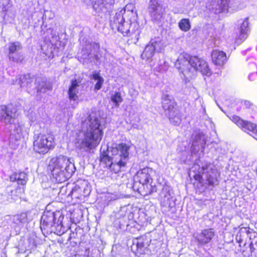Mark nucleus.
<instances>
[{"instance_id": "obj_1", "label": "nucleus", "mask_w": 257, "mask_h": 257, "mask_svg": "<svg viewBox=\"0 0 257 257\" xmlns=\"http://www.w3.org/2000/svg\"><path fill=\"white\" fill-rule=\"evenodd\" d=\"M80 124L69 123L66 129L70 134L75 133L76 148L83 152H90L100 143L103 135L104 119L99 113H81Z\"/></svg>"}, {"instance_id": "obj_2", "label": "nucleus", "mask_w": 257, "mask_h": 257, "mask_svg": "<svg viewBox=\"0 0 257 257\" xmlns=\"http://www.w3.org/2000/svg\"><path fill=\"white\" fill-rule=\"evenodd\" d=\"M130 146L125 144L113 145L108 147L100 157V162L105 168L116 173L124 167L128 159Z\"/></svg>"}, {"instance_id": "obj_3", "label": "nucleus", "mask_w": 257, "mask_h": 257, "mask_svg": "<svg viewBox=\"0 0 257 257\" xmlns=\"http://www.w3.org/2000/svg\"><path fill=\"white\" fill-rule=\"evenodd\" d=\"M175 66L183 75L193 73L192 68L196 71H199L202 74L209 75L211 74L207 62L197 56H191L183 52L181 53L176 63Z\"/></svg>"}, {"instance_id": "obj_4", "label": "nucleus", "mask_w": 257, "mask_h": 257, "mask_svg": "<svg viewBox=\"0 0 257 257\" xmlns=\"http://www.w3.org/2000/svg\"><path fill=\"white\" fill-rule=\"evenodd\" d=\"M49 167L53 178L58 183L65 181L76 170L73 160L62 155L52 158Z\"/></svg>"}, {"instance_id": "obj_5", "label": "nucleus", "mask_w": 257, "mask_h": 257, "mask_svg": "<svg viewBox=\"0 0 257 257\" xmlns=\"http://www.w3.org/2000/svg\"><path fill=\"white\" fill-rule=\"evenodd\" d=\"M63 219L64 216L59 211L54 212L46 210L41 217V228L51 231L55 230L59 233H63L65 229L62 224Z\"/></svg>"}, {"instance_id": "obj_6", "label": "nucleus", "mask_w": 257, "mask_h": 257, "mask_svg": "<svg viewBox=\"0 0 257 257\" xmlns=\"http://www.w3.org/2000/svg\"><path fill=\"white\" fill-rule=\"evenodd\" d=\"M191 171L196 173L194 175L196 179L201 177L206 179L209 185L214 186L218 184L219 174L215 166L210 163L204 162L201 165L195 162L191 169Z\"/></svg>"}, {"instance_id": "obj_7", "label": "nucleus", "mask_w": 257, "mask_h": 257, "mask_svg": "<svg viewBox=\"0 0 257 257\" xmlns=\"http://www.w3.org/2000/svg\"><path fill=\"white\" fill-rule=\"evenodd\" d=\"M125 13V7L116 12L110 20V27L113 30H116L123 36H128L130 33V23L126 22L123 17Z\"/></svg>"}, {"instance_id": "obj_8", "label": "nucleus", "mask_w": 257, "mask_h": 257, "mask_svg": "<svg viewBox=\"0 0 257 257\" xmlns=\"http://www.w3.org/2000/svg\"><path fill=\"white\" fill-rule=\"evenodd\" d=\"M153 171L152 169L148 167L139 171L134 177V189L141 192L144 187L152 181L151 174Z\"/></svg>"}, {"instance_id": "obj_9", "label": "nucleus", "mask_w": 257, "mask_h": 257, "mask_svg": "<svg viewBox=\"0 0 257 257\" xmlns=\"http://www.w3.org/2000/svg\"><path fill=\"white\" fill-rule=\"evenodd\" d=\"M54 137L50 135L38 136L34 142V150L39 154H45L55 147Z\"/></svg>"}, {"instance_id": "obj_10", "label": "nucleus", "mask_w": 257, "mask_h": 257, "mask_svg": "<svg viewBox=\"0 0 257 257\" xmlns=\"http://www.w3.org/2000/svg\"><path fill=\"white\" fill-rule=\"evenodd\" d=\"M191 153L197 154L199 158L203 156L204 149L206 144L204 134L200 130H196L191 136Z\"/></svg>"}, {"instance_id": "obj_11", "label": "nucleus", "mask_w": 257, "mask_h": 257, "mask_svg": "<svg viewBox=\"0 0 257 257\" xmlns=\"http://www.w3.org/2000/svg\"><path fill=\"white\" fill-rule=\"evenodd\" d=\"M227 117L234 123L241 127L244 132H247L250 135L257 140V125L249 121L244 120L234 113H228Z\"/></svg>"}, {"instance_id": "obj_12", "label": "nucleus", "mask_w": 257, "mask_h": 257, "mask_svg": "<svg viewBox=\"0 0 257 257\" xmlns=\"http://www.w3.org/2000/svg\"><path fill=\"white\" fill-rule=\"evenodd\" d=\"M215 235L213 228L202 229L193 234V237L197 243L198 246H202L210 243Z\"/></svg>"}, {"instance_id": "obj_13", "label": "nucleus", "mask_w": 257, "mask_h": 257, "mask_svg": "<svg viewBox=\"0 0 257 257\" xmlns=\"http://www.w3.org/2000/svg\"><path fill=\"white\" fill-rule=\"evenodd\" d=\"M160 204L165 211L169 210L174 207L175 202L171 193V187L166 185L163 187L160 193Z\"/></svg>"}, {"instance_id": "obj_14", "label": "nucleus", "mask_w": 257, "mask_h": 257, "mask_svg": "<svg viewBox=\"0 0 257 257\" xmlns=\"http://www.w3.org/2000/svg\"><path fill=\"white\" fill-rule=\"evenodd\" d=\"M149 245V241L146 237L134 238L133 240L132 250L136 254L142 255L146 253Z\"/></svg>"}, {"instance_id": "obj_15", "label": "nucleus", "mask_w": 257, "mask_h": 257, "mask_svg": "<svg viewBox=\"0 0 257 257\" xmlns=\"http://www.w3.org/2000/svg\"><path fill=\"white\" fill-rule=\"evenodd\" d=\"M229 3L230 0H210L206 3V7L209 11L217 10L220 13L228 11Z\"/></svg>"}, {"instance_id": "obj_16", "label": "nucleus", "mask_w": 257, "mask_h": 257, "mask_svg": "<svg viewBox=\"0 0 257 257\" xmlns=\"http://www.w3.org/2000/svg\"><path fill=\"white\" fill-rule=\"evenodd\" d=\"M22 48L21 43L19 42H12L9 43L8 47V56L10 61L19 63L22 62L23 58L22 55L18 54L17 57L14 56V54Z\"/></svg>"}, {"instance_id": "obj_17", "label": "nucleus", "mask_w": 257, "mask_h": 257, "mask_svg": "<svg viewBox=\"0 0 257 257\" xmlns=\"http://www.w3.org/2000/svg\"><path fill=\"white\" fill-rule=\"evenodd\" d=\"M211 57L213 63L219 67L223 66L227 60L226 53L218 50H213L211 54Z\"/></svg>"}, {"instance_id": "obj_18", "label": "nucleus", "mask_w": 257, "mask_h": 257, "mask_svg": "<svg viewBox=\"0 0 257 257\" xmlns=\"http://www.w3.org/2000/svg\"><path fill=\"white\" fill-rule=\"evenodd\" d=\"M82 79H73L71 80L68 90V96L70 100L77 101L79 99L78 89L77 87L81 82Z\"/></svg>"}, {"instance_id": "obj_19", "label": "nucleus", "mask_w": 257, "mask_h": 257, "mask_svg": "<svg viewBox=\"0 0 257 257\" xmlns=\"http://www.w3.org/2000/svg\"><path fill=\"white\" fill-rule=\"evenodd\" d=\"M163 110L166 112L174 111L177 107V103L174 98H171L169 95H165L162 99Z\"/></svg>"}, {"instance_id": "obj_20", "label": "nucleus", "mask_w": 257, "mask_h": 257, "mask_svg": "<svg viewBox=\"0 0 257 257\" xmlns=\"http://www.w3.org/2000/svg\"><path fill=\"white\" fill-rule=\"evenodd\" d=\"M249 31L248 18H246L243 20L239 28V33L236 38L238 43H241L248 37Z\"/></svg>"}, {"instance_id": "obj_21", "label": "nucleus", "mask_w": 257, "mask_h": 257, "mask_svg": "<svg viewBox=\"0 0 257 257\" xmlns=\"http://www.w3.org/2000/svg\"><path fill=\"white\" fill-rule=\"evenodd\" d=\"M156 52V46L153 43L147 45L141 54L143 59L148 60L151 59L154 55Z\"/></svg>"}, {"instance_id": "obj_22", "label": "nucleus", "mask_w": 257, "mask_h": 257, "mask_svg": "<svg viewBox=\"0 0 257 257\" xmlns=\"http://www.w3.org/2000/svg\"><path fill=\"white\" fill-rule=\"evenodd\" d=\"M10 127L11 135H15L17 140L20 139L22 134L23 126L20 125L18 123H14L10 125Z\"/></svg>"}, {"instance_id": "obj_23", "label": "nucleus", "mask_w": 257, "mask_h": 257, "mask_svg": "<svg viewBox=\"0 0 257 257\" xmlns=\"http://www.w3.org/2000/svg\"><path fill=\"white\" fill-rule=\"evenodd\" d=\"M90 78L95 80H97V82L94 85V90L97 91L100 89L104 82L103 78L100 76L99 72H94L91 75Z\"/></svg>"}, {"instance_id": "obj_24", "label": "nucleus", "mask_w": 257, "mask_h": 257, "mask_svg": "<svg viewBox=\"0 0 257 257\" xmlns=\"http://www.w3.org/2000/svg\"><path fill=\"white\" fill-rule=\"evenodd\" d=\"M12 114H15V113H3L1 116V121L2 122L5 123L6 124H14L15 121V115H13Z\"/></svg>"}, {"instance_id": "obj_25", "label": "nucleus", "mask_w": 257, "mask_h": 257, "mask_svg": "<svg viewBox=\"0 0 257 257\" xmlns=\"http://www.w3.org/2000/svg\"><path fill=\"white\" fill-rule=\"evenodd\" d=\"M82 189L78 185H75L74 187L72 189L71 191L69 193V195H71V197L76 199H79L81 198L82 196H84L82 194Z\"/></svg>"}, {"instance_id": "obj_26", "label": "nucleus", "mask_w": 257, "mask_h": 257, "mask_svg": "<svg viewBox=\"0 0 257 257\" xmlns=\"http://www.w3.org/2000/svg\"><path fill=\"white\" fill-rule=\"evenodd\" d=\"M13 220L17 224H23L27 223L28 222L27 213H22L17 215L14 217Z\"/></svg>"}, {"instance_id": "obj_27", "label": "nucleus", "mask_w": 257, "mask_h": 257, "mask_svg": "<svg viewBox=\"0 0 257 257\" xmlns=\"http://www.w3.org/2000/svg\"><path fill=\"white\" fill-rule=\"evenodd\" d=\"M179 28L184 32H187L191 29V25L188 19H182L179 23Z\"/></svg>"}, {"instance_id": "obj_28", "label": "nucleus", "mask_w": 257, "mask_h": 257, "mask_svg": "<svg viewBox=\"0 0 257 257\" xmlns=\"http://www.w3.org/2000/svg\"><path fill=\"white\" fill-rule=\"evenodd\" d=\"M169 119L171 123L178 125L181 121V113H169Z\"/></svg>"}, {"instance_id": "obj_29", "label": "nucleus", "mask_w": 257, "mask_h": 257, "mask_svg": "<svg viewBox=\"0 0 257 257\" xmlns=\"http://www.w3.org/2000/svg\"><path fill=\"white\" fill-rule=\"evenodd\" d=\"M12 6L11 0H0V9L3 12H7Z\"/></svg>"}, {"instance_id": "obj_30", "label": "nucleus", "mask_w": 257, "mask_h": 257, "mask_svg": "<svg viewBox=\"0 0 257 257\" xmlns=\"http://www.w3.org/2000/svg\"><path fill=\"white\" fill-rule=\"evenodd\" d=\"M111 100L115 106L118 107L119 103L123 101L120 92H115L114 94L111 96Z\"/></svg>"}, {"instance_id": "obj_31", "label": "nucleus", "mask_w": 257, "mask_h": 257, "mask_svg": "<svg viewBox=\"0 0 257 257\" xmlns=\"http://www.w3.org/2000/svg\"><path fill=\"white\" fill-rule=\"evenodd\" d=\"M152 183V181H151L149 184H147V186L144 187V188L142 189V192H144L145 195H147L148 194H150L157 191V188L156 186L153 185Z\"/></svg>"}, {"instance_id": "obj_32", "label": "nucleus", "mask_w": 257, "mask_h": 257, "mask_svg": "<svg viewBox=\"0 0 257 257\" xmlns=\"http://www.w3.org/2000/svg\"><path fill=\"white\" fill-rule=\"evenodd\" d=\"M18 184L22 185H25L28 181L27 175L24 172H20L17 174Z\"/></svg>"}, {"instance_id": "obj_33", "label": "nucleus", "mask_w": 257, "mask_h": 257, "mask_svg": "<svg viewBox=\"0 0 257 257\" xmlns=\"http://www.w3.org/2000/svg\"><path fill=\"white\" fill-rule=\"evenodd\" d=\"M104 200L106 202H109L111 201L115 200L118 198V195L116 194L111 193H107L104 196Z\"/></svg>"}, {"instance_id": "obj_34", "label": "nucleus", "mask_w": 257, "mask_h": 257, "mask_svg": "<svg viewBox=\"0 0 257 257\" xmlns=\"http://www.w3.org/2000/svg\"><path fill=\"white\" fill-rule=\"evenodd\" d=\"M159 7L160 4L157 0H150L149 9L151 10L152 12H156Z\"/></svg>"}, {"instance_id": "obj_35", "label": "nucleus", "mask_w": 257, "mask_h": 257, "mask_svg": "<svg viewBox=\"0 0 257 257\" xmlns=\"http://www.w3.org/2000/svg\"><path fill=\"white\" fill-rule=\"evenodd\" d=\"M239 233H246L248 234L250 233L249 228L246 227H241L239 230Z\"/></svg>"}, {"instance_id": "obj_36", "label": "nucleus", "mask_w": 257, "mask_h": 257, "mask_svg": "<svg viewBox=\"0 0 257 257\" xmlns=\"http://www.w3.org/2000/svg\"><path fill=\"white\" fill-rule=\"evenodd\" d=\"M10 181L12 182L17 181L18 183V179L17 177V173H15L10 176Z\"/></svg>"}, {"instance_id": "obj_37", "label": "nucleus", "mask_w": 257, "mask_h": 257, "mask_svg": "<svg viewBox=\"0 0 257 257\" xmlns=\"http://www.w3.org/2000/svg\"><path fill=\"white\" fill-rule=\"evenodd\" d=\"M8 107L5 105L0 106V112H8Z\"/></svg>"}, {"instance_id": "obj_38", "label": "nucleus", "mask_w": 257, "mask_h": 257, "mask_svg": "<svg viewBox=\"0 0 257 257\" xmlns=\"http://www.w3.org/2000/svg\"><path fill=\"white\" fill-rule=\"evenodd\" d=\"M249 249H250V251L251 252H253L255 250V248L253 247V244L252 242H251L249 243Z\"/></svg>"}, {"instance_id": "obj_39", "label": "nucleus", "mask_w": 257, "mask_h": 257, "mask_svg": "<svg viewBox=\"0 0 257 257\" xmlns=\"http://www.w3.org/2000/svg\"><path fill=\"white\" fill-rule=\"evenodd\" d=\"M244 105H245V107H247V106L248 105H250L251 104H250L249 102L248 101H245L244 102Z\"/></svg>"}]
</instances>
